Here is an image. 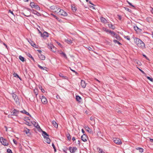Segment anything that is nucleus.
Instances as JSON below:
<instances>
[{
    "mask_svg": "<svg viewBox=\"0 0 153 153\" xmlns=\"http://www.w3.org/2000/svg\"><path fill=\"white\" fill-rule=\"evenodd\" d=\"M134 30L137 33H141L142 31V30L141 29L139 28L137 26H134Z\"/></svg>",
    "mask_w": 153,
    "mask_h": 153,
    "instance_id": "10",
    "label": "nucleus"
},
{
    "mask_svg": "<svg viewBox=\"0 0 153 153\" xmlns=\"http://www.w3.org/2000/svg\"><path fill=\"white\" fill-rule=\"evenodd\" d=\"M42 135L43 136L44 138H45V137H49L48 135L46 132L42 131Z\"/></svg>",
    "mask_w": 153,
    "mask_h": 153,
    "instance_id": "19",
    "label": "nucleus"
},
{
    "mask_svg": "<svg viewBox=\"0 0 153 153\" xmlns=\"http://www.w3.org/2000/svg\"><path fill=\"white\" fill-rule=\"evenodd\" d=\"M87 131H88L89 133H91L92 132V130L90 129L88 127V129H87Z\"/></svg>",
    "mask_w": 153,
    "mask_h": 153,
    "instance_id": "42",
    "label": "nucleus"
},
{
    "mask_svg": "<svg viewBox=\"0 0 153 153\" xmlns=\"http://www.w3.org/2000/svg\"><path fill=\"white\" fill-rule=\"evenodd\" d=\"M7 153H13L12 151L10 149H7Z\"/></svg>",
    "mask_w": 153,
    "mask_h": 153,
    "instance_id": "48",
    "label": "nucleus"
},
{
    "mask_svg": "<svg viewBox=\"0 0 153 153\" xmlns=\"http://www.w3.org/2000/svg\"><path fill=\"white\" fill-rule=\"evenodd\" d=\"M52 124H53V126L55 127H56V128H57L58 127V125L55 121H53L52 122Z\"/></svg>",
    "mask_w": 153,
    "mask_h": 153,
    "instance_id": "24",
    "label": "nucleus"
},
{
    "mask_svg": "<svg viewBox=\"0 0 153 153\" xmlns=\"http://www.w3.org/2000/svg\"><path fill=\"white\" fill-rule=\"evenodd\" d=\"M23 15H24L25 16L27 17H28L30 16V13L29 12V13L27 14V15H25L24 13H23Z\"/></svg>",
    "mask_w": 153,
    "mask_h": 153,
    "instance_id": "51",
    "label": "nucleus"
},
{
    "mask_svg": "<svg viewBox=\"0 0 153 153\" xmlns=\"http://www.w3.org/2000/svg\"><path fill=\"white\" fill-rule=\"evenodd\" d=\"M87 2H88V3H89L90 4V5H91V4H92L90 1H89L88 0H87Z\"/></svg>",
    "mask_w": 153,
    "mask_h": 153,
    "instance_id": "55",
    "label": "nucleus"
},
{
    "mask_svg": "<svg viewBox=\"0 0 153 153\" xmlns=\"http://www.w3.org/2000/svg\"><path fill=\"white\" fill-rule=\"evenodd\" d=\"M146 19L148 22H149V21L151 20V19L150 18H148Z\"/></svg>",
    "mask_w": 153,
    "mask_h": 153,
    "instance_id": "59",
    "label": "nucleus"
},
{
    "mask_svg": "<svg viewBox=\"0 0 153 153\" xmlns=\"http://www.w3.org/2000/svg\"><path fill=\"white\" fill-rule=\"evenodd\" d=\"M13 142L16 145L17 144V141L16 140H15L14 139H13Z\"/></svg>",
    "mask_w": 153,
    "mask_h": 153,
    "instance_id": "57",
    "label": "nucleus"
},
{
    "mask_svg": "<svg viewBox=\"0 0 153 153\" xmlns=\"http://www.w3.org/2000/svg\"><path fill=\"white\" fill-rule=\"evenodd\" d=\"M70 68V70H71L73 72H74L75 73V74H77V72H76L74 70H73L71 68Z\"/></svg>",
    "mask_w": 153,
    "mask_h": 153,
    "instance_id": "54",
    "label": "nucleus"
},
{
    "mask_svg": "<svg viewBox=\"0 0 153 153\" xmlns=\"http://www.w3.org/2000/svg\"><path fill=\"white\" fill-rule=\"evenodd\" d=\"M65 41L67 43L69 44H71L72 43V41L71 39H65Z\"/></svg>",
    "mask_w": 153,
    "mask_h": 153,
    "instance_id": "25",
    "label": "nucleus"
},
{
    "mask_svg": "<svg viewBox=\"0 0 153 153\" xmlns=\"http://www.w3.org/2000/svg\"><path fill=\"white\" fill-rule=\"evenodd\" d=\"M51 9L53 12L56 13H59L60 8L55 6H52L51 7Z\"/></svg>",
    "mask_w": 153,
    "mask_h": 153,
    "instance_id": "4",
    "label": "nucleus"
},
{
    "mask_svg": "<svg viewBox=\"0 0 153 153\" xmlns=\"http://www.w3.org/2000/svg\"><path fill=\"white\" fill-rule=\"evenodd\" d=\"M39 58L42 60H44L45 59V56L43 55L40 54L39 55Z\"/></svg>",
    "mask_w": 153,
    "mask_h": 153,
    "instance_id": "18",
    "label": "nucleus"
},
{
    "mask_svg": "<svg viewBox=\"0 0 153 153\" xmlns=\"http://www.w3.org/2000/svg\"><path fill=\"white\" fill-rule=\"evenodd\" d=\"M101 21L103 23H105L106 22V19L104 18L101 17L100 18Z\"/></svg>",
    "mask_w": 153,
    "mask_h": 153,
    "instance_id": "30",
    "label": "nucleus"
},
{
    "mask_svg": "<svg viewBox=\"0 0 153 153\" xmlns=\"http://www.w3.org/2000/svg\"><path fill=\"white\" fill-rule=\"evenodd\" d=\"M81 139L82 141L84 142L86 141V135L85 134H83L81 136Z\"/></svg>",
    "mask_w": 153,
    "mask_h": 153,
    "instance_id": "15",
    "label": "nucleus"
},
{
    "mask_svg": "<svg viewBox=\"0 0 153 153\" xmlns=\"http://www.w3.org/2000/svg\"><path fill=\"white\" fill-rule=\"evenodd\" d=\"M67 139L68 140H71V137L70 134H69L67 135Z\"/></svg>",
    "mask_w": 153,
    "mask_h": 153,
    "instance_id": "43",
    "label": "nucleus"
},
{
    "mask_svg": "<svg viewBox=\"0 0 153 153\" xmlns=\"http://www.w3.org/2000/svg\"><path fill=\"white\" fill-rule=\"evenodd\" d=\"M114 37L118 40H119L120 39V37L119 35L117 34H116Z\"/></svg>",
    "mask_w": 153,
    "mask_h": 153,
    "instance_id": "33",
    "label": "nucleus"
},
{
    "mask_svg": "<svg viewBox=\"0 0 153 153\" xmlns=\"http://www.w3.org/2000/svg\"><path fill=\"white\" fill-rule=\"evenodd\" d=\"M19 58L22 62H24L25 60L24 58L21 56H19Z\"/></svg>",
    "mask_w": 153,
    "mask_h": 153,
    "instance_id": "35",
    "label": "nucleus"
},
{
    "mask_svg": "<svg viewBox=\"0 0 153 153\" xmlns=\"http://www.w3.org/2000/svg\"><path fill=\"white\" fill-rule=\"evenodd\" d=\"M58 13H59V15L64 16H66L68 15L67 13L65 11L61 9H60Z\"/></svg>",
    "mask_w": 153,
    "mask_h": 153,
    "instance_id": "6",
    "label": "nucleus"
},
{
    "mask_svg": "<svg viewBox=\"0 0 153 153\" xmlns=\"http://www.w3.org/2000/svg\"><path fill=\"white\" fill-rule=\"evenodd\" d=\"M80 85L83 88H85L86 87V84L85 81L81 80L80 83Z\"/></svg>",
    "mask_w": 153,
    "mask_h": 153,
    "instance_id": "11",
    "label": "nucleus"
},
{
    "mask_svg": "<svg viewBox=\"0 0 153 153\" xmlns=\"http://www.w3.org/2000/svg\"><path fill=\"white\" fill-rule=\"evenodd\" d=\"M90 120H91L89 121V122L91 124V125H93L94 123V120L93 117H91L90 118Z\"/></svg>",
    "mask_w": 153,
    "mask_h": 153,
    "instance_id": "21",
    "label": "nucleus"
},
{
    "mask_svg": "<svg viewBox=\"0 0 153 153\" xmlns=\"http://www.w3.org/2000/svg\"><path fill=\"white\" fill-rule=\"evenodd\" d=\"M109 33L111 34L112 33H114V32L113 31H111V30H110Z\"/></svg>",
    "mask_w": 153,
    "mask_h": 153,
    "instance_id": "64",
    "label": "nucleus"
},
{
    "mask_svg": "<svg viewBox=\"0 0 153 153\" xmlns=\"http://www.w3.org/2000/svg\"><path fill=\"white\" fill-rule=\"evenodd\" d=\"M108 26L109 28L112 29L113 30H114L115 28V27L111 24H108Z\"/></svg>",
    "mask_w": 153,
    "mask_h": 153,
    "instance_id": "22",
    "label": "nucleus"
},
{
    "mask_svg": "<svg viewBox=\"0 0 153 153\" xmlns=\"http://www.w3.org/2000/svg\"><path fill=\"white\" fill-rule=\"evenodd\" d=\"M41 36L44 38H46L48 36V33L46 32H45L43 34L41 33Z\"/></svg>",
    "mask_w": 153,
    "mask_h": 153,
    "instance_id": "12",
    "label": "nucleus"
},
{
    "mask_svg": "<svg viewBox=\"0 0 153 153\" xmlns=\"http://www.w3.org/2000/svg\"><path fill=\"white\" fill-rule=\"evenodd\" d=\"M118 19L119 20H121L122 18L121 16H118Z\"/></svg>",
    "mask_w": 153,
    "mask_h": 153,
    "instance_id": "62",
    "label": "nucleus"
},
{
    "mask_svg": "<svg viewBox=\"0 0 153 153\" xmlns=\"http://www.w3.org/2000/svg\"><path fill=\"white\" fill-rule=\"evenodd\" d=\"M34 93L35 94L36 96L38 94V90L37 89H35L34 90Z\"/></svg>",
    "mask_w": 153,
    "mask_h": 153,
    "instance_id": "32",
    "label": "nucleus"
},
{
    "mask_svg": "<svg viewBox=\"0 0 153 153\" xmlns=\"http://www.w3.org/2000/svg\"><path fill=\"white\" fill-rule=\"evenodd\" d=\"M113 42H114L115 43H117L119 45H120L121 44L117 40H116L115 39L114 40H113Z\"/></svg>",
    "mask_w": 153,
    "mask_h": 153,
    "instance_id": "41",
    "label": "nucleus"
},
{
    "mask_svg": "<svg viewBox=\"0 0 153 153\" xmlns=\"http://www.w3.org/2000/svg\"><path fill=\"white\" fill-rule=\"evenodd\" d=\"M20 112L22 113H23L25 114H26L27 115L30 116V117L31 116L30 115V114H29L28 112H27L25 110H23L22 111H21Z\"/></svg>",
    "mask_w": 153,
    "mask_h": 153,
    "instance_id": "26",
    "label": "nucleus"
},
{
    "mask_svg": "<svg viewBox=\"0 0 153 153\" xmlns=\"http://www.w3.org/2000/svg\"><path fill=\"white\" fill-rule=\"evenodd\" d=\"M137 150H139V152H143L144 149L141 148H138L136 149Z\"/></svg>",
    "mask_w": 153,
    "mask_h": 153,
    "instance_id": "31",
    "label": "nucleus"
},
{
    "mask_svg": "<svg viewBox=\"0 0 153 153\" xmlns=\"http://www.w3.org/2000/svg\"><path fill=\"white\" fill-rule=\"evenodd\" d=\"M88 5L90 10H92L95 9V8L94 7V5L93 4H91V5L88 4Z\"/></svg>",
    "mask_w": 153,
    "mask_h": 153,
    "instance_id": "16",
    "label": "nucleus"
},
{
    "mask_svg": "<svg viewBox=\"0 0 153 153\" xmlns=\"http://www.w3.org/2000/svg\"><path fill=\"white\" fill-rule=\"evenodd\" d=\"M116 34V33L114 32V33H112L111 34L112 36L114 37L115 35Z\"/></svg>",
    "mask_w": 153,
    "mask_h": 153,
    "instance_id": "60",
    "label": "nucleus"
},
{
    "mask_svg": "<svg viewBox=\"0 0 153 153\" xmlns=\"http://www.w3.org/2000/svg\"><path fill=\"white\" fill-rule=\"evenodd\" d=\"M27 56L30 58H31L34 61H35V60L33 58V57L31 55L30 53H28L27 54Z\"/></svg>",
    "mask_w": 153,
    "mask_h": 153,
    "instance_id": "38",
    "label": "nucleus"
},
{
    "mask_svg": "<svg viewBox=\"0 0 153 153\" xmlns=\"http://www.w3.org/2000/svg\"><path fill=\"white\" fill-rule=\"evenodd\" d=\"M147 78L149 79V80H150L152 82H153V79H152V78H151L150 77H149V76H147Z\"/></svg>",
    "mask_w": 153,
    "mask_h": 153,
    "instance_id": "46",
    "label": "nucleus"
},
{
    "mask_svg": "<svg viewBox=\"0 0 153 153\" xmlns=\"http://www.w3.org/2000/svg\"><path fill=\"white\" fill-rule=\"evenodd\" d=\"M36 15H37L38 16H40V14L38 12H37L36 13Z\"/></svg>",
    "mask_w": 153,
    "mask_h": 153,
    "instance_id": "58",
    "label": "nucleus"
},
{
    "mask_svg": "<svg viewBox=\"0 0 153 153\" xmlns=\"http://www.w3.org/2000/svg\"><path fill=\"white\" fill-rule=\"evenodd\" d=\"M30 5L31 7L34 8L36 4L33 2H31L30 3Z\"/></svg>",
    "mask_w": 153,
    "mask_h": 153,
    "instance_id": "29",
    "label": "nucleus"
},
{
    "mask_svg": "<svg viewBox=\"0 0 153 153\" xmlns=\"http://www.w3.org/2000/svg\"><path fill=\"white\" fill-rule=\"evenodd\" d=\"M136 63H137V64L138 65L140 66L141 65V62H140L139 61L137 60V61H136Z\"/></svg>",
    "mask_w": 153,
    "mask_h": 153,
    "instance_id": "44",
    "label": "nucleus"
},
{
    "mask_svg": "<svg viewBox=\"0 0 153 153\" xmlns=\"http://www.w3.org/2000/svg\"><path fill=\"white\" fill-rule=\"evenodd\" d=\"M37 12V11H36L34 10H32V13L34 14H36Z\"/></svg>",
    "mask_w": 153,
    "mask_h": 153,
    "instance_id": "50",
    "label": "nucleus"
},
{
    "mask_svg": "<svg viewBox=\"0 0 153 153\" xmlns=\"http://www.w3.org/2000/svg\"><path fill=\"white\" fill-rule=\"evenodd\" d=\"M137 68L139 69V70L141 71L142 72V73H143V74H145V72L143 71H142V70H141L139 68H138L137 67Z\"/></svg>",
    "mask_w": 153,
    "mask_h": 153,
    "instance_id": "53",
    "label": "nucleus"
},
{
    "mask_svg": "<svg viewBox=\"0 0 153 153\" xmlns=\"http://www.w3.org/2000/svg\"><path fill=\"white\" fill-rule=\"evenodd\" d=\"M38 67L40 69H42V70H44L45 69V67H44V68H43V67L41 66H40V65H38Z\"/></svg>",
    "mask_w": 153,
    "mask_h": 153,
    "instance_id": "45",
    "label": "nucleus"
},
{
    "mask_svg": "<svg viewBox=\"0 0 153 153\" xmlns=\"http://www.w3.org/2000/svg\"><path fill=\"white\" fill-rule=\"evenodd\" d=\"M71 7L72 10L73 12H75L76 9V8L75 7V6L74 5H71Z\"/></svg>",
    "mask_w": 153,
    "mask_h": 153,
    "instance_id": "23",
    "label": "nucleus"
},
{
    "mask_svg": "<svg viewBox=\"0 0 153 153\" xmlns=\"http://www.w3.org/2000/svg\"><path fill=\"white\" fill-rule=\"evenodd\" d=\"M151 11L152 13L153 14V8L151 7Z\"/></svg>",
    "mask_w": 153,
    "mask_h": 153,
    "instance_id": "63",
    "label": "nucleus"
},
{
    "mask_svg": "<svg viewBox=\"0 0 153 153\" xmlns=\"http://www.w3.org/2000/svg\"><path fill=\"white\" fill-rule=\"evenodd\" d=\"M39 89H40L41 90V91L42 92L44 93L45 92V90L42 89V87L41 86H39Z\"/></svg>",
    "mask_w": 153,
    "mask_h": 153,
    "instance_id": "39",
    "label": "nucleus"
},
{
    "mask_svg": "<svg viewBox=\"0 0 153 153\" xmlns=\"http://www.w3.org/2000/svg\"><path fill=\"white\" fill-rule=\"evenodd\" d=\"M34 8L39 10H40V8L38 5L36 4Z\"/></svg>",
    "mask_w": 153,
    "mask_h": 153,
    "instance_id": "36",
    "label": "nucleus"
},
{
    "mask_svg": "<svg viewBox=\"0 0 153 153\" xmlns=\"http://www.w3.org/2000/svg\"><path fill=\"white\" fill-rule=\"evenodd\" d=\"M128 4H129L130 5H131L132 7H134V6L132 4H131V3L130 2H128Z\"/></svg>",
    "mask_w": 153,
    "mask_h": 153,
    "instance_id": "56",
    "label": "nucleus"
},
{
    "mask_svg": "<svg viewBox=\"0 0 153 153\" xmlns=\"http://www.w3.org/2000/svg\"><path fill=\"white\" fill-rule=\"evenodd\" d=\"M124 37L125 39H126L128 40H130V37L129 36H124Z\"/></svg>",
    "mask_w": 153,
    "mask_h": 153,
    "instance_id": "49",
    "label": "nucleus"
},
{
    "mask_svg": "<svg viewBox=\"0 0 153 153\" xmlns=\"http://www.w3.org/2000/svg\"><path fill=\"white\" fill-rule=\"evenodd\" d=\"M40 98L41 100V102L42 104H46L48 103V101L46 98L44 96H40L39 97Z\"/></svg>",
    "mask_w": 153,
    "mask_h": 153,
    "instance_id": "5",
    "label": "nucleus"
},
{
    "mask_svg": "<svg viewBox=\"0 0 153 153\" xmlns=\"http://www.w3.org/2000/svg\"><path fill=\"white\" fill-rule=\"evenodd\" d=\"M13 75L14 77H17L18 78H19L20 79H21V78L19 77V76L17 74L14 73L13 74Z\"/></svg>",
    "mask_w": 153,
    "mask_h": 153,
    "instance_id": "40",
    "label": "nucleus"
},
{
    "mask_svg": "<svg viewBox=\"0 0 153 153\" xmlns=\"http://www.w3.org/2000/svg\"><path fill=\"white\" fill-rule=\"evenodd\" d=\"M97 149L99 153H104V152H103L102 149H100V148H98Z\"/></svg>",
    "mask_w": 153,
    "mask_h": 153,
    "instance_id": "34",
    "label": "nucleus"
},
{
    "mask_svg": "<svg viewBox=\"0 0 153 153\" xmlns=\"http://www.w3.org/2000/svg\"><path fill=\"white\" fill-rule=\"evenodd\" d=\"M69 150L71 153H74L77 150V148L76 147H70Z\"/></svg>",
    "mask_w": 153,
    "mask_h": 153,
    "instance_id": "8",
    "label": "nucleus"
},
{
    "mask_svg": "<svg viewBox=\"0 0 153 153\" xmlns=\"http://www.w3.org/2000/svg\"><path fill=\"white\" fill-rule=\"evenodd\" d=\"M76 100L79 102H80L81 101V98L78 95H76Z\"/></svg>",
    "mask_w": 153,
    "mask_h": 153,
    "instance_id": "20",
    "label": "nucleus"
},
{
    "mask_svg": "<svg viewBox=\"0 0 153 153\" xmlns=\"http://www.w3.org/2000/svg\"><path fill=\"white\" fill-rule=\"evenodd\" d=\"M9 12H10L13 15H14V13H13V11H11L10 10H9Z\"/></svg>",
    "mask_w": 153,
    "mask_h": 153,
    "instance_id": "61",
    "label": "nucleus"
},
{
    "mask_svg": "<svg viewBox=\"0 0 153 153\" xmlns=\"http://www.w3.org/2000/svg\"><path fill=\"white\" fill-rule=\"evenodd\" d=\"M12 96L16 103L17 104H19V101L18 96L14 93H12Z\"/></svg>",
    "mask_w": 153,
    "mask_h": 153,
    "instance_id": "3",
    "label": "nucleus"
},
{
    "mask_svg": "<svg viewBox=\"0 0 153 153\" xmlns=\"http://www.w3.org/2000/svg\"><path fill=\"white\" fill-rule=\"evenodd\" d=\"M0 142L4 146H7L9 144V142L7 140L2 137L0 138Z\"/></svg>",
    "mask_w": 153,
    "mask_h": 153,
    "instance_id": "2",
    "label": "nucleus"
},
{
    "mask_svg": "<svg viewBox=\"0 0 153 153\" xmlns=\"http://www.w3.org/2000/svg\"><path fill=\"white\" fill-rule=\"evenodd\" d=\"M19 111L14 109L12 113L13 115L16 116H17L19 114Z\"/></svg>",
    "mask_w": 153,
    "mask_h": 153,
    "instance_id": "13",
    "label": "nucleus"
},
{
    "mask_svg": "<svg viewBox=\"0 0 153 153\" xmlns=\"http://www.w3.org/2000/svg\"><path fill=\"white\" fill-rule=\"evenodd\" d=\"M59 75L60 76L63 77V79H67V77L66 76H63V74H62V73H60L59 74Z\"/></svg>",
    "mask_w": 153,
    "mask_h": 153,
    "instance_id": "37",
    "label": "nucleus"
},
{
    "mask_svg": "<svg viewBox=\"0 0 153 153\" xmlns=\"http://www.w3.org/2000/svg\"><path fill=\"white\" fill-rule=\"evenodd\" d=\"M29 43L32 46H33V47H34L35 48H36V45L34 43V42H33L30 41H30H29Z\"/></svg>",
    "mask_w": 153,
    "mask_h": 153,
    "instance_id": "28",
    "label": "nucleus"
},
{
    "mask_svg": "<svg viewBox=\"0 0 153 153\" xmlns=\"http://www.w3.org/2000/svg\"><path fill=\"white\" fill-rule=\"evenodd\" d=\"M45 139L44 140L45 142L48 144H50L51 142V140L48 137H46L45 138H44Z\"/></svg>",
    "mask_w": 153,
    "mask_h": 153,
    "instance_id": "14",
    "label": "nucleus"
},
{
    "mask_svg": "<svg viewBox=\"0 0 153 153\" xmlns=\"http://www.w3.org/2000/svg\"><path fill=\"white\" fill-rule=\"evenodd\" d=\"M60 54H62L65 58H67L66 55L63 52H62V53H61Z\"/></svg>",
    "mask_w": 153,
    "mask_h": 153,
    "instance_id": "47",
    "label": "nucleus"
},
{
    "mask_svg": "<svg viewBox=\"0 0 153 153\" xmlns=\"http://www.w3.org/2000/svg\"><path fill=\"white\" fill-rule=\"evenodd\" d=\"M51 15H52L56 19H58V18L56 16L54 15L52 13H51Z\"/></svg>",
    "mask_w": 153,
    "mask_h": 153,
    "instance_id": "52",
    "label": "nucleus"
},
{
    "mask_svg": "<svg viewBox=\"0 0 153 153\" xmlns=\"http://www.w3.org/2000/svg\"><path fill=\"white\" fill-rule=\"evenodd\" d=\"M29 129L27 128H25L24 131V132H25L26 134H28L29 133Z\"/></svg>",
    "mask_w": 153,
    "mask_h": 153,
    "instance_id": "27",
    "label": "nucleus"
},
{
    "mask_svg": "<svg viewBox=\"0 0 153 153\" xmlns=\"http://www.w3.org/2000/svg\"><path fill=\"white\" fill-rule=\"evenodd\" d=\"M31 123L34 125V126L37 128L41 129V128L38 125V123L34 121H32Z\"/></svg>",
    "mask_w": 153,
    "mask_h": 153,
    "instance_id": "9",
    "label": "nucleus"
},
{
    "mask_svg": "<svg viewBox=\"0 0 153 153\" xmlns=\"http://www.w3.org/2000/svg\"><path fill=\"white\" fill-rule=\"evenodd\" d=\"M113 140L114 143L118 145H120L122 143L121 140L119 138H114Z\"/></svg>",
    "mask_w": 153,
    "mask_h": 153,
    "instance_id": "7",
    "label": "nucleus"
},
{
    "mask_svg": "<svg viewBox=\"0 0 153 153\" xmlns=\"http://www.w3.org/2000/svg\"><path fill=\"white\" fill-rule=\"evenodd\" d=\"M134 43L138 47L141 48H145V44L141 40L137 38H134Z\"/></svg>",
    "mask_w": 153,
    "mask_h": 153,
    "instance_id": "1",
    "label": "nucleus"
},
{
    "mask_svg": "<svg viewBox=\"0 0 153 153\" xmlns=\"http://www.w3.org/2000/svg\"><path fill=\"white\" fill-rule=\"evenodd\" d=\"M48 46L49 48H50L51 51H52L53 52L55 51L53 50L54 48V47L52 44H48Z\"/></svg>",
    "mask_w": 153,
    "mask_h": 153,
    "instance_id": "17",
    "label": "nucleus"
}]
</instances>
